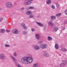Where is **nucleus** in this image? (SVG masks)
<instances>
[{
    "label": "nucleus",
    "mask_w": 67,
    "mask_h": 67,
    "mask_svg": "<svg viewBox=\"0 0 67 67\" xmlns=\"http://www.w3.org/2000/svg\"><path fill=\"white\" fill-rule=\"evenodd\" d=\"M33 59L32 57H24L21 60L22 63L24 64H28L32 62Z\"/></svg>",
    "instance_id": "1"
},
{
    "label": "nucleus",
    "mask_w": 67,
    "mask_h": 67,
    "mask_svg": "<svg viewBox=\"0 0 67 67\" xmlns=\"http://www.w3.org/2000/svg\"><path fill=\"white\" fill-rule=\"evenodd\" d=\"M6 6L7 8H12L13 5L10 3H6Z\"/></svg>",
    "instance_id": "3"
},
{
    "label": "nucleus",
    "mask_w": 67,
    "mask_h": 67,
    "mask_svg": "<svg viewBox=\"0 0 67 67\" xmlns=\"http://www.w3.org/2000/svg\"><path fill=\"white\" fill-rule=\"evenodd\" d=\"M5 30L3 29H1L0 30V32H1V33H4V32H5Z\"/></svg>",
    "instance_id": "19"
},
{
    "label": "nucleus",
    "mask_w": 67,
    "mask_h": 67,
    "mask_svg": "<svg viewBox=\"0 0 67 67\" xmlns=\"http://www.w3.org/2000/svg\"><path fill=\"white\" fill-rule=\"evenodd\" d=\"M5 46H6V47H10V45L8 44H5Z\"/></svg>",
    "instance_id": "28"
},
{
    "label": "nucleus",
    "mask_w": 67,
    "mask_h": 67,
    "mask_svg": "<svg viewBox=\"0 0 67 67\" xmlns=\"http://www.w3.org/2000/svg\"><path fill=\"white\" fill-rule=\"evenodd\" d=\"M65 14L66 15H67V9L65 11Z\"/></svg>",
    "instance_id": "29"
},
{
    "label": "nucleus",
    "mask_w": 67,
    "mask_h": 67,
    "mask_svg": "<svg viewBox=\"0 0 67 67\" xmlns=\"http://www.w3.org/2000/svg\"><path fill=\"white\" fill-rule=\"evenodd\" d=\"M29 1H25L24 2V3L25 4V5H29V4H31V2L30 1H33V0H29Z\"/></svg>",
    "instance_id": "4"
},
{
    "label": "nucleus",
    "mask_w": 67,
    "mask_h": 67,
    "mask_svg": "<svg viewBox=\"0 0 67 67\" xmlns=\"http://www.w3.org/2000/svg\"><path fill=\"white\" fill-rule=\"evenodd\" d=\"M36 23H37V24L38 25L40 26H42V24L40 23L36 22Z\"/></svg>",
    "instance_id": "20"
},
{
    "label": "nucleus",
    "mask_w": 67,
    "mask_h": 67,
    "mask_svg": "<svg viewBox=\"0 0 67 67\" xmlns=\"http://www.w3.org/2000/svg\"><path fill=\"white\" fill-rule=\"evenodd\" d=\"M52 8L53 9H55V7L53 5H52Z\"/></svg>",
    "instance_id": "25"
},
{
    "label": "nucleus",
    "mask_w": 67,
    "mask_h": 67,
    "mask_svg": "<svg viewBox=\"0 0 67 67\" xmlns=\"http://www.w3.org/2000/svg\"><path fill=\"white\" fill-rule=\"evenodd\" d=\"M34 49H36V50H38L40 49V48L38 46H36L34 47Z\"/></svg>",
    "instance_id": "18"
},
{
    "label": "nucleus",
    "mask_w": 67,
    "mask_h": 67,
    "mask_svg": "<svg viewBox=\"0 0 67 67\" xmlns=\"http://www.w3.org/2000/svg\"><path fill=\"white\" fill-rule=\"evenodd\" d=\"M56 6L57 8H58V7H59V5H58V4L57 5H56Z\"/></svg>",
    "instance_id": "37"
},
{
    "label": "nucleus",
    "mask_w": 67,
    "mask_h": 67,
    "mask_svg": "<svg viewBox=\"0 0 67 67\" xmlns=\"http://www.w3.org/2000/svg\"><path fill=\"white\" fill-rule=\"evenodd\" d=\"M36 37L37 38V40H39L40 38V35L38 34H37L36 35Z\"/></svg>",
    "instance_id": "16"
},
{
    "label": "nucleus",
    "mask_w": 67,
    "mask_h": 67,
    "mask_svg": "<svg viewBox=\"0 0 67 67\" xmlns=\"http://www.w3.org/2000/svg\"><path fill=\"white\" fill-rule=\"evenodd\" d=\"M34 9V7H30L29 8V9Z\"/></svg>",
    "instance_id": "30"
},
{
    "label": "nucleus",
    "mask_w": 67,
    "mask_h": 67,
    "mask_svg": "<svg viewBox=\"0 0 67 67\" xmlns=\"http://www.w3.org/2000/svg\"><path fill=\"white\" fill-rule=\"evenodd\" d=\"M6 32L7 33H9V32H10V31L9 30H7Z\"/></svg>",
    "instance_id": "33"
},
{
    "label": "nucleus",
    "mask_w": 67,
    "mask_h": 67,
    "mask_svg": "<svg viewBox=\"0 0 67 67\" xmlns=\"http://www.w3.org/2000/svg\"><path fill=\"white\" fill-rule=\"evenodd\" d=\"M2 20H3V18H1L0 19V22H2Z\"/></svg>",
    "instance_id": "31"
},
{
    "label": "nucleus",
    "mask_w": 67,
    "mask_h": 67,
    "mask_svg": "<svg viewBox=\"0 0 67 67\" xmlns=\"http://www.w3.org/2000/svg\"><path fill=\"white\" fill-rule=\"evenodd\" d=\"M44 55L46 57H48L49 56V54L47 52H44Z\"/></svg>",
    "instance_id": "6"
},
{
    "label": "nucleus",
    "mask_w": 67,
    "mask_h": 67,
    "mask_svg": "<svg viewBox=\"0 0 67 67\" xmlns=\"http://www.w3.org/2000/svg\"><path fill=\"white\" fill-rule=\"evenodd\" d=\"M42 48L43 49H45V48H47V44H42Z\"/></svg>",
    "instance_id": "10"
},
{
    "label": "nucleus",
    "mask_w": 67,
    "mask_h": 67,
    "mask_svg": "<svg viewBox=\"0 0 67 67\" xmlns=\"http://www.w3.org/2000/svg\"><path fill=\"white\" fill-rule=\"evenodd\" d=\"M42 25V26H43V25Z\"/></svg>",
    "instance_id": "44"
},
{
    "label": "nucleus",
    "mask_w": 67,
    "mask_h": 67,
    "mask_svg": "<svg viewBox=\"0 0 67 67\" xmlns=\"http://www.w3.org/2000/svg\"><path fill=\"white\" fill-rule=\"evenodd\" d=\"M5 56L3 54L0 55V58L2 60H4L5 59Z\"/></svg>",
    "instance_id": "7"
},
{
    "label": "nucleus",
    "mask_w": 67,
    "mask_h": 67,
    "mask_svg": "<svg viewBox=\"0 0 67 67\" xmlns=\"http://www.w3.org/2000/svg\"><path fill=\"white\" fill-rule=\"evenodd\" d=\"M24 8H21V9L20 10H24Z\"/></svg>",
    "instance_id": "36"
},
{
    "label": "nucleus",
    "mask_w": 67,
    "mask_h": 67,
    "mask_svg": "<svg viewBox=\"0 0 67 67\" xmlns=\"http://www.w3.org/2000/svg\"><path fill=\"white\" fill-rule=\"evenodd\" d=\"M33 66L34 67H37V66H38V65L36 64H34L33 65Z\"/></svg>",
    "instance_id": "23"
},
{
    "label": "nucleus",
    "mask_w": 67,
    "mask_h": 67,
    "mask_svg": "<svg viewBox=\"0 0 67 67\" xmlns=\"http://www.w3.org/2000/svg\"><path fill=\"white\" fill-rule=\"evenodd\" d=\"M64 23L65 24H67V21H64Z\"/></svg>",
    "instance_id": "38"
},
{
    "label": "nucleus",
    "mask_w": 67,
    "mask_h": 67,
    "mask_svg": "<svg viewBox=\"0 0 67 67\" xmlns=\"http://www.w3.org/2000/svg\"><path fill=\"white\" fill-rule=\"evenodd\" d=\"M27 33L26 32H23V34H26Z\"/></svg>",
    "instance_id": "34"
},
{
    "label": "nucleus",
    "mask_w": 67,
    "mask_h": 67,
    "mask_svg": "<svg viewBox=\"0 0 67 67\" xmlns=\"http://www.w3.org/2000/svg\"><path fill=\"white\" fill-rule=\"evenodd\" d=\"M51 3V1L50 0H48L47 1V4H50Z\"/></svg>",
    "instance_id": "21"
},
{
    "label": "nucleus",
    "mask_w": 67,
    "mask_h": 67,
    "mask_svg": "<svg viewBox=\"0 0 67 67\" xmlns=\"http://www.w3.org/2000/svg\"><path fill=\"white\" fill-rule=\"evenodd\" d=\"M62 62H63V63H64V64H65V63H66V60H62Z\"/></svg>",
    "instance_id": "26"
},
{
    "label": "nucleus",
    "mask_w": 67,
    "mask_h": 67,
    "mask_svg": "<svg viewBox=\"0 0 67 67\" xmlns=\"http://www.w3.org/2000/svg\"><path fill=\"white\" fill-rule=\"evenodd\" d=\"M14 56H16V53H15L14 54Z\"/></svg>",
    "instance_id": "32"
},
{
    "label": "nucleus",
    "mask_w": 67,
    "mask_h": 67,
    "mask_svg": "<svg viewBox=\"0 0 67 67\" xmlns=\"http://www.w3.org/2000/svg\"><path fill=\"white\" fill-rule=\"evenodd\" d=\"M12 33L14 34H18V31L16 29H14L12 31Z\"/></svg>",
    "instance_id": "8"
},
{
    "label": "nucleus",
    "mask_w": 67,
    "mask_h": 67,
    "mask_svg": "<svg viewBox=\"0 0 67 67\" xmlns=\"http://www.w3.org/2000/svg\"><path fill=\"white\" fill-rule=\"evenodd\" d=\"M60 50L63 52H66V51H67V49H66V48H65L61 49H60Z\"/></svg>",
    "instance_id": "11"
},
{
    "label": "nucleus",
    "mask_w": 67,
    "mask_h": 67,
    "mask_svg": "<svg viewBox=\"0 0 67 67\" xmlns=\"http://www.w3.org/2000/svg\"><path fill=\"white\" fill-rule=\"evenodd\" d=\"M2 10V9L1 8H0V11H1Z\"/></svg>",
    "instance_id": "41"
},
{
    "label": "nucleus",
    "mask_w": 67,
    "mask_h": 67,
    "mask_svg": "<svg viewBox=\"0 0 67 67\" xmlns=\"http://www.w3.org/2000/svg\"><path fill=\"white\" fill-rule=\"evenodd\" d=\"M53 31L54 32H56L58 30V27H54L53 28Z\"/></svg>",
    "instance_id": "9"
},
{
    "label": "nucleus",
    "mask_w": 67,
    "mask_h": 67,
    "mask_svg": "<svg viewBox=\"0 0 67 67\" xmlns=\"http://www.w3.org/2000/svg\"><path fill=\"white\" fill-rule=\"evenodd\" d=\"M61 15V13H59L57 14L56 15V16L57 17H58V16H59Z\"/></svg>",
    "instance_id": "22"
},
{
    "label": "nucleus",
    "mask_w": 67,
    "mask_h": 67,
    "mask_svg": "<svg viewBox=\"0 0 67 67\" xmlns=\"http://www.w3.org/2000/svg\"><path fill=\"white\" fill-rule=\"evenodd\" d=\"M21 25L22 27H24V26H25V24L24 23H23L21 24Z\"/></svg>",
    "instance_id": "24"
},
{
    "label": "nucleus",
    "mask_w": 67,
    "mask_h": 67,
    "mask_svg": "<svg viewBox=\"0 0 67 67\" xmlns=\"http://www.w3.org/2000/svg\"><path fill=\"white\" fill-rule=\"evenodd\" d=\"M55 4L56 5H57V4H58V3L56 2L55 3Z\"/></svg>",
    "instance_id": "39"
},
{
    "label": "nucleus",
    "mask_w": 67,
    "mask_h": 67,
    "mask_svg": "<svg viewBox=\"0 0 67 67\" xmlns=\"http://www.w3.org/2000/svg\"><path fill=\"white\" fill-rule=\"evenodd\" d=\"M39 44H41V43H42V42H39Z\"/></svg>",
    "instance_id": "43"
},
{
    "label": "nucleus",
    "mask_w": 67,
    "mask_h": 67,
    "mask_svg": "<svg viewBox=\"0 0 67 67\" xmlns=\"http://www.w3.org/2000/svg\"><path fill=\"white\" fill-rule=\"evenodd\" d=\"M24 30H26V29H27V27L26 26H24Z\"/></svg>",
    "instance_id": "27"
},
{
    "label": "nucleus",
    "mask_w": 67,
    "mask_h": 67,
    "mask_svg": "<svg viewBox=\"0 0 67 67\" xmlns=\"http://www.w3.org/2000/svg\"><path fill=\"white\" fill-rule=\"evenodd\" d=\"M55 49H58L59 48V46L58 44H55Z\"/></svg>",
    "instance_id": "17"
},
{
    "label": "nucleus",
    "mask_w": 67,
    "mask_h": 67,
    "mask_svg": "<svg viewBox=\"0 0 67 67\" xmlns=\"http://www.w3.org/2000/svg\"><path fill=\"white\" fill-rule=\"evenodd\" d=\"M31 30L32 31V32H33L34 31H35V29H31Z\"/></svg>",
    "instance_id": "35"
},
{
    "label": "nucleus",
    "mask_w": 67,
    "mask_h": 67,
    "mask_svg": "<svg viewBox=\"0 0 67 67\" xmlns=\"http://www.w3.org/2000/svg\"><path fill=\"white\" fill-rule=\"evenodd\" d=\"M26 14L30 15L29 18H32L33 17V15H32V12L30 11H27L26 12Z\"/></svg>",
    "instance_id": "2"
},
{
    "label": "nucleus",
    "mask_w": 67,
    "mask_h": 67,
    "mask_svg": "<svg viewBox=\"0 0 67 67\" xmlns=\"http://www.w3.org/2000/svg\"><path fill=\"white\" fill-rule=\"evenodd\" d=\"M56 17L55 16H51V18L52 20H55L56 19Z\"/></svg>",
    "instance_id": "15"
},
{
    "label": "nucleus",
    "mask_w": 67,
    "mask_h": 67,
    "mask_svg": "<svg viewBox=\"0 0 67 67\" xmlns=\"http://www.w3.org/2000/svg\"><path fill=\"white\" fill-rule=\"evenodd\" d=\"M48 24L50 26H54L55 25L54 23L52 22L51 21H49L48 23Z\"/></svg>",
    "instance_id": "5"
},
{
    "label": "nucleus",
    "mask_w": 67,
    "mask_h": 67,
    "mask_svg": "<svg viewBox=\"0 0 67 67\" xmlns=\"http://www.w3.org/2000/svg\"><path fill=\"white\" fill-rule=\"evenodd\" d=\"M10 57H11V58H13L14 62H15V63L16 62H17L16 60V59H15V58L13 57V56H12L11 55L10 56Z\"/></svg>",
    "instance_id": "14"
},
{
    "label": "nucleus",
    "mask_w": 67,
    "mask_h": 67,
    "mask_svg": "<svg viewBox=\"0 0 67 67\" xmlns=\"http://www.w3.org/2000/svg\"><path fill=\"white\" fill-rule=\"evenodd\" d=\"M47 40L48 41H50L52 40L53 38H52V37H50V36H48L47 37Z\"/></svg>",
    "instance_id": "12"
},
{
    "label": "nucleus",
    "mask_w": 67,
    "mask_h": 67,
    "mask_svg": "<svg viewBox=\"0 0 67 67\" xmlns=\"http://www.w3.org/2000/svg\"><path fill=\"white\" fill-rule=\"evenodd\" d=\"M40 47H41V48H42V45L41 44V45H40Z\"/></svg>",
    "instance_id": "42"
},
{
    "label": "nucleus",
    "mask_w": 67,
    "mask_h": 67,
    "mask_svg": "<svg viewBox=\"0 0 67 67\" xmlns=\"http://www.w3.org/2000/svg\"><path fill=\"white\" fill-rule=\"evenodd\" d=\"M65 30V27H64L63 28V30Z\"/></svg>",
    "instance_id": "40"
},
{
    "label": "nucleus",
    "mask_w": 67,
    "mask_h": 67,
    "mask_svg": "<svg viewBox=\"0 0 67 67\" xmlns=\"http://www.w3.org/2000/svg\"><path fill=\"white\" fill-rule=\"evenodd\" d=\"M60 67H65V64L64 63H62L60 64Z\"/></svg>",
    "instance_id": "13"
}]
</instances>
